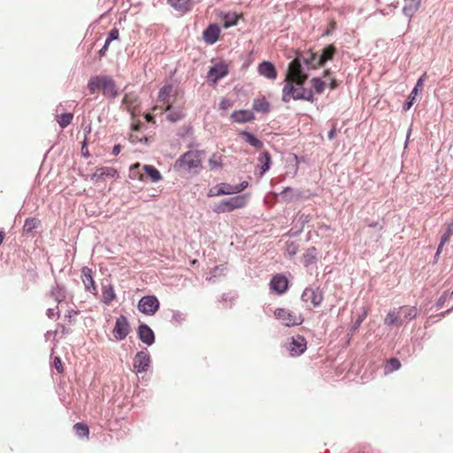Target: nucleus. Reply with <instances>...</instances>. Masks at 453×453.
<instances>
[{
    "mask_svg": "<svg viewBox=\"0 0 453 453\" xmlns=\"http://www.w3.org/2000/svg\"><path fill=\"white\" fill-rule=\"evenodd\" d=\"M316 54L311 51L297 56L289 65V72L295 80H306L308 72L314 69Z\"/></svg>",
    "mask_w": 453,
    "mask_h": 453,
    "instance_id": "f257e3e1",
    "label": "nucleus"
},
{
    "mask_svg": "<svg viewBox=\"0 0 453 453\" xmlns=\"http://www.w3.org/2000/svg\"><path fill=\"white\" fill-rule=\"evenodd\" d=\"M88 88L91 94H95L98 90H102L105 97L114 99L119 95L115 81L108 75H96L89 79Z\"/></svg>",
    "mask_w": 453,
    "mask_h": 453,
    "instance_id": "f03ea898",
    "label": "nucleus"
},
{
    "mask_svg": "<svg viewBox=\"0 0 453 453\" xmlns=\"http://www.w3.org/2000/svg\"><path fill=\"white\" fill-rule=\"evenodd\" d=\"M247 203L245 195H237L229 198H225L212 206V211L217 214L231 212L235 209L243 208Z\"/></svg>",
    "mask_w": 453,
    "mask_h": 453,
    "instance_id": "7ed1b4c3",
    "label": "nucleus"
},
{
    "mask_svg": "<svg viewBox=\"0 0 453 453\" xmlns=\"http://www.w3.org/2000/svg\"><path fill=\"white\" fill-rule=\"evenodd\" d=\"M203 150H189L182 154L175 162L174 168L182 169L187 168L191 170L201 166V155Z\"/></svg>",
    "mask_w": 453,
    "mask_h": 453,
    "instance_id": "20e7f679",
    "label": "nucleus"
},
{
    "mask_svg": "<svg viewBox=\"0 0 453 453\" xmlns=\"http://www.w3.org/2000/svg\"><path fill=\"white\" fill-rule=\"evenodd\" d=\"M298 88H296L292 81L287 80L286 84L282 88V101L285 103L289 102L292 98L294 100H302L303 97V82L305 80H296Z\"/></svg>",
    "mask_w": 453,
    "mask_h": 453,
    "instance_id": "39448f33",
    "label": "nucleus"
},
{
    "mask_svg": "<svg viewBox=\"0 0 453 453\" xmlns=\"http://www.w3.org/2000/svg\"><path fill=\"white\" fill-rule=\"evenodd\" d=\"M274 316L280 320L285 326H299L303 322L301 315H296L289 310L278 308L274 311Z\"/></svg>",
    "mask_w": 453,
    "mask_h": 453,
    "instance_id": "423d86ee",
    "label": "nucleus"
},
{
    "mask_svg": "<svg viewBox=\"0 0 453 453\" xmlns=\"http://www.w3.org/2000/svg\"><path fill=\"white\" fill-rule=\"evenodd\" d=\"M285 348L291 357H299L307 349L306 339L301 334L293 335L285 344Z\"/></svg>",
    "mask_w": 453,
    "mask_h": 453,
    "instance_id": "0eeeda50",
    "label": "nucleus"
},
{
    "mask_svg": "<svg viewBox=\"0 0 453 453\" xmlns=\"http://www.w3.org/2000/svg\"><path fill=\"white\" fill-rule=\"evenodd\" d=\"M137 308L142 313L151 316L158 311L159 301L157 296L148 295L139 300Z\"/></svg>",
    "mask_w": 453,
    "mask_h": 453,
    "instance_id": "6e6552de",
    "label": "nucleus"
},
{
    "mask_svg": "<svg viewBox=\"0 0 453 453\" xmlns=\"http://www.w3.org/2000/svg\"><path fill=\"white\" fill-rule=\"evenodd\" d=\"M151 365V358L147 350L144 349L143 350L138 351L133 359V366L134 372L139 374L142 372H146Z\"/></svg>",
    "mask_w": 453,
    "mask_h": 453,
    "instance_id": "1a4fd4ad",
    "label": "nucleus"
},
{
    "mask_svg": "<svg viewBox=\"0 0 453 453\" xmlns=\"http://www.w3.org/2000/svg\"><path fill=\"white\" fill-rule=\"evenodd\" d=\"M130 331L131 326L127 318L124 315L118 317L112 330V334L115 340L119 342L124 340L129 334Z\"/></svg>",
    "mask_w": 453,
    "mask_h": 453,
    "instance_id": "9d476101",
    "label": "nucleus"
},
{
    "mask_svg": "<svg viewBox=\"0 0 453 453\" xmlns=\"http://www.w3.org/2000/svg\"><path fill=\"white\" fill-rule=\"evenodd\" d=\"M228 66L222 62H219L210 68L207 73L209 82L216 83L220 79L228 74Z\"/></svg>",
    "mask_w": 453,
    "mask_h": 453,
    "instance_id": "9b49d317",
    "label": "nucleus"
},
{
    "mask_svg": "<svg viewBox=\"0 0 453 453\" xmlns=\"http://www.w3.org/2000/svg\"><path fill=\"white\" fill-rule=\"evenodd\" d=\"M302 300L304 303H311L314 307H318L323 301V294L319 288H307L302 294Z\"/></svg>",
    "mask_w": 453,
    "mask_h": 453,
    "instance_id": "f8f14e48",
    "label": "nucleus"
},
{
    "mask_svg": "<svg viewBox=\"0 0 453 453\" xmlns=\"http://www.w3.org/2000/svg\"><path fill=\"white\" fill-rule=\"evenodd\" d=\"M81 280L84 284L85 290L94 296H97V288L96 282L93 279V271L88 266L81 269Z\"/></svg>",
    "mask_w": 453,
    "mask_h": 453,
    "instance_id": "ddd939ff",
    "label": "nucleus"
},
{
    "mask_svg": "<svg viewBox=\"0 0 453 453\" xmlns=\"http://www.w3.org/2000/svg\"><path fill=\"white\" fill-rule=\"evenodd\" d=\"M288 288V280L282 274L273 276L270 281V288L278 295L284 294Z\"/></svg>",
    "mask_w": 453,
    "mask_h": 453,
    "instance_id": "4468645a",
    "label": "nucleus"
},
{
    "mask_svg": "<svg viewBox=\"0 0 453 453\" xmlns=\"http://www.w3.org/2000/svg\"><path fill=\"white\" fill-rule=\"evenodd\" d=\"M137 334L140 341L148 346L155 342V334L147 324L142 323L138 326Z\"/></svg>",
    "mask_w": 453,
    "mask_h": 453,
    "instance_id": "2eb2a0df",
    "label": "nucleus"
},
{
    "mask_svg": "<svg viewBox=\"0 0 453 453\" xmlns=\"http://www.w3.org/2000/svg\"><path fill=\"white\" fill-rule=\"evenodd\" d=\"M220 28L213 23L210 24L203 32V38L207 44H214L219 38Z\"/></svg>",
    "mask_w": 453,
    "mask_h": 453,
    "instance_id": "dca6fc26",
    "label": "nucleus"
},
{
    "mask_svg": "<svg viewBox=\"0 0 453 453\" xmlns=\"http://www.w3.org/2000/svg\"><path fill=\"white\" fill-rule=\"evenodd\" d=\"M397 310L400 316V325L407 324L418 316V310L415 306H401Z\"/></svg>",
    "mask_w": 453,
    "mask_h": 453,
    "instance_id": "f3484780",
    "label": "nucleus"
},
{
    "mask_svg": "<svg viewBox=\"0 0 453 453\" xmlns=\"http://www.w3.org/2000/svg\"><path fill=\"white\" fill-rule=\"evenodd\" d=\"M104 177L115 179V178L119 177V173L113 167H109V166L99 167L91 175V180L93 181H99V180H103Z\"/></svg>",
    "mask_w": 453,
    "mask_h": 453,
    "instance_id": "a211bd4d",
    "label": "nucleus"
},
{
    "mask_svg": "<svg viewBox=\"0 0 453 453\" xmlns=\"http://www.w3.org/2000/svg\"><path fill=\"white\" fill-rule=\"evenodd\" d=\"M258 73L269 80H275L277 78V70L275 65L270 61H263L257 66Z\"/></svg>",
    "mask_w": 453,
    "mask_h": 453,
    "instance_id": "6ab92c4d",
    "label": "nucleus"
},
{
    "mask_svg": "<svg viewBox=\"0 0 453 453\" xmlns=\"http://www.w3.org/2000/svg\"><path fill=\"white\" fill-rule=\"evenodd\" d=\"M335 51H336V49L332 44L325 47L322 50V53L319 57L318 61L316 62V65H313V68L324 66L327 61H330L333 59Z\"/></svg>",
    "mask_w": 453,
    "mask_h": 453,
    "instance_id": "aec40b11",
    "label": "nucleus"
},
{
    "mask_svg": "<svg viewBox=\"0 0 453 453\" xmlns=\"http://www.w3.org/2000/svg\"><path fill=\"white\" fill-rule=\"evenodd\" d=\"M224 195H234L232 185L229 183H219L217 186L210 188L207 196L209 197L219 196Z\"/></svg>",
    "mask_w": 453,
    "mask_h": 453,
    "instance_id": "412c9836",
    "label": "nucleus"
},
{
    "mask_svg": "<svg viewBox=\"0 0 453 453\" xmlns=\"http://www.w3.org/2000/svg\"><path fill=\"white\" fill-rule=\"evenodd\" d=\"M231 119L236 123H247L254 120L255 115L250 110H238L231 114Z\"/></svg>",
    "mask_w": 453,
    "mask_h": 453,
    "instance_id": "4be33fe9",
    "label": "nucleus"
},
{
    "mask_svg": "<svg viewBox=\"0 0 453 453\" xmlns=\"http://www.w3.org/2000/svg\"><path fill=\"white\" fill-rule=\"evenodd\" d=\"M165 111H168L166 115V119L171 123L178 122L184 119L185 117V112L181 108H174L170 104H167Z\"/></svg>",
    "mask_w": 453,
    "mask_h": 453,
    "instance_id": "5701e85b",
    "label": "nucleus"
},
{
    "mask_svg": "<svg viewBox=\"0 0 453 453\" xmlns=\"http://www.w3.org/2000/svg\"><path fill=\"white\" fill-rule=\"evenodd\" d=\"M404 5L403 8V13L411 19L416 12L419 9L421 0H403Z\"/></svg>",
    "mask_w": 453,
    "mask_h": 453,
    "instance_id": "b1692460",
    "label": "nucleus"
},
{
    "mask_svg": "<svg viewBox=\"0 0 453 453\" xmlns=\"http://www.w3.org/2000/svg\"><path fill=\"white\" fill-rule=\"evenodd\" d=\"M116 297L113 286L110 283L102 284V302L109 305Z\"/></svg>",
    "mask_w": 453,
    "mask_h": 453,
    "instance_id": "393cba45",
    "label": "nucleus"
},
{
    "mask_svg": "<svg viewBox=\"0 0 453 453\" xmlns=\"http://www.w3.org/2000/svg\"><path fill=\"white\" fill-rule=\"evenodd\" d=\"M318 250L315 247H311L306 250L303 257V264L305 267L316 265L318 262Z\"/></svg>",
    "mask_w": 453,
    "mask_h": 453,
    "instance_id": "a878e982",
    "label": "nucleus"
},
{
    "mask_svg": "<svg viewBox=\"0 0 453 453\" xmlns=\"http://www.w3.org/2000/svg\"><path fill=\"white\" fill-rule=\"evenodd\" d=\"M240 135L245 140L246 142H248L250 146L254 147L255 149H262L264 146V143L261 140H259L255 134L249 131H241Z\"/></svg>",
    "mask_w": 453,
    "mask_h": 453,
    "instance_id": "bb28decb",
    "label": "nucleus"
},
{
    "mask_svg": "<svg viewBox=\"0 0 453 453\" xmlns=\"http://www.w3.org/2000/svg\"><path fill=\"white\" fill-rule=\"evenodd\" d=\"M252 110L257 112L267 113L270 111V103L265 97L255 98Z\"/></svg>",
    "mask_w": 453,
    "mask_h": 453,
    "instance_id": "cd10ccee",
    "label": "nucleus"
},
{
    "mask_svg": "<svg viewBox=\"0 0 453 453\" xmlns=\"http://www.w3.org/2000/svg\"><path fill=\"white\" fill-rule=\"evenodd\" d=\"M258 162L260 164V173H265L267 171H269L272 165L270 153L268 151H263L258 157Z\"/></svg>",
    "mask_w": 453,
    "mask_h": 453,
    "instance_id": "c85d7f7f",
    "label": "nucleus"
},
{
    "mask_svg": "<svg viewBox=\"0 0 453 453\" xmlns=\"http://www.w3.org/2000/svg\"><path fill=\"white\" fill-rule=\"evenodd\" d=\"M400 316L399 313H397L396 309H393L388 311L387 313L385 319H384V324L388 326H401L400 325Z\"/></svg>",
    "mask_w": 453,
    "mask_h": 453,
    "instance_id": "c756f323",
    "label": "nucleus"
},
{
    "mask_svg": "<svg viewBox=\"0 0 453 453\" xmlns=\"http://www.w3.org/2000/svg\"><path fill=\"white\" fill-rule=\"evenodd\" d=\"M142 169L147 176L151 180V181L158 182L162 180L160 172L155 166L150 165H143Z\"/></svg>",
    "mask_w": 453,
    "mask_h": 453,
    "instance_id": "7c9ffc66",
    "label": "nucleus"
},
{
    "mask_svg": "<svg viewBox=\"0 0 453 453\" xmlns=\"http://www.w3.org/2000/svg\"><path fill=\"white\" fill-rule=\"evenodd\" d=\"M41 221L37 218H27L25 220V224L23 226V233L24 234H30L34 232L35 229H36Z\"/></svg>",
    "mask_w": 453,
    "mask_h": 453,
    "instance_id": "2f4dec72",
    "label": "nucleus"
},
{
    "mask_svg": "<svg viewBox=\"0 0 453 453\" xmlns=\"http://www.w3.org/2000/svg\"><path fill=\"white\" fill-rule=\"evenodd\" d=\"M240 15L236 12H226L222 16V21L225 27H230L237 25Z\"/></svg>",
    "mask_w": 453,
    "mask_h": 453,
    "instance_id": "473e14b6",
    "label": "nucleus"
},
{
    "mask_svg": "<svg viewBox=\"0 0 453 453\" xmlns=\"http://www.w3.org/2000/svg\"><path fill=\"white\" fill-rule=\"evenodd\" d=\"M168 3L179 12H186L189 10L190 0H167Z\"/></svg>",
    "mask_w": 453,
    "mask_h": 453,
    "instance_id": "72a5a7b5",
    "label": "nucleus"
},
{
    "mask_svg": "<svg viewBox=\"0 0 453 453\" xmlns=\"http://www.w3.org/2000/svg\"><path fill=\"white\" fill-rule=\"evenodd\" d=\"M173 88L171 84L164 85L158 91V100L163 103H168Z\"/></svg>",
    "mask_w": 453,
    "mask_h": 453,
    "instance_id": "f704fd0d",
    "label": "nucleus"
},
{
    "mask_svg": "<svg viewBox=\"0 0 453 453\" xmlns=\"http://www.w3.org/2000/svg\"><path fill=\"white\" fill-rule=\"evenodd\" d=\"M50 293L52 297L58 303H60L65 299L66 291L64 286H60L58 284L57 287L54 288Z\"/></svg>",
    "mask_w": 453,
    "mask_h": 453,
    "instance_id": "c9c22d12",
    "label": "nucleus"
},
{
    "mask_svg": "<svg viewBox=\"0 0 453 453\" xmlns=\"http://www.w3.org/2000/svg\"><path fill=\"white\" fill-rule=\"evenodd\" d=\"M208 164L211 171L219 169L223 164V156L218 153H213L209 158Z\"/></svg>",
    "mask_w": 453,
    "mask_h": 453,
    "instance_id": "e433bc0d",
    "label": "nucleus"
},
{
    "mask_svg": "<svg viewBox=\"0 0 453 453\" xmlns=\"http://www.w3.org/2000/svg\"><path fill=\"white\" fill-rule=\"evenodd\" d=\"M73 119V114L71 112H65V113L57 115V122L61 128H65L68 125H70Z\"/></svg>",
    "mask_w": 453,
    "mask_h": 453,
    "instance_id": "4c0bfd02",
    "label": "nucleus"
},
{
    "mask_svg": "<svg viewBox=\"0 0 453 453\" xmlns=\"http://www.w3.org/2000/svg\"><path fill=\"white\" fill-rule=\"evenodd\" d=\"M311 219V216L310 214H298L293 220V224L295 227H302V231L304 228V226L309 223Z\"/></svg>",
    "mask_w": 453,
    "mask_h": 453,
    "instance_id": "58836bf2",
    "label": "nucleus"
},
{
    "mask_svg": "<svg viewBox=\"0 0 453 453\" xmlns=\"http://www.w3.org/2000/svg\"><path fill=\"white\" fill-rule=\"evenodd\" d=\"M311 88H313V90L317 93V94H321L323 93L324 89H325V87H326V81H324L321 78L319 77H315V78H312L311 80Z\"/></svg>",
    "mask_w": 453,
    "mask_h": 453,
    "instance_id": "ea45409f",
    "label": "nucleus"
},
{
    "mask_svg": "<svg viewBox=\"0 0 453 453\" xmlns=\"http://www.w3.org/2000/svg\"><path fill=\"white\" fill-rule=\"evenodd\" d=\"M73 429L76 433V434L80 437V438H84V437H88V434H89V428L88 426L84 424V423H81V422H79V423H76L74 426H73Z\"/></svg>",
    "mask_w": 453,
    "mask_h": 453,
    "instance_id": "a19ab883",
    "label": "nucleus"
},
{
    "mask_svg": "<svg viewBox=\"0 0 453 453\" xmlns=\"http://www.w3.org/2000/svg\"><path fill=\"white\" fill-rule=\"evenodd\" d=\"M401 367V363L399 359L396 357H392L389 360H388L386 365H385V373H390L395 371L399 370Z\"/></svg>",
    "mask_w": 453,
    "mask_h": 453,
    "instance_id": "79ce46f5",
    "label": "nucleus"
},
{
    "mask_svg": "<svg viewBox=\"0 0 453 453\" xmlns=\"http://www.w3.org/2000/svg\"><path fill=\"white\" fill-rule=\"evenodd\" d=\"M417 88H413L411 94L409 95L407 100L403 104V111H409L411 106L416 102L417 96H418Z\"/></svg>",
    "mask_w": 453,
    "mask_h": 453,
    "instance_id": "37998d69",
    "label": "nucleus"
},
{
    "mask_svg": "<svg viewBox=\"0 0 453 453\" xmlns=\"http://www.w3.org/2000/svg\"><path fill=\"white\" fill-rule=\"evenodd\" d=\"M187 319V314L180 311H173L170 322L173 325H180Z\"/></svg>",
    "mask_w": 453,
    "mask_h": 453,
    "instance_id": "c03bdc74",
    "label": "nucleus"
},
{
    "mask_svg": "<svg viewBox=\"0 0 453 453\" xmlns=\"http://www.w3.org/2000/svg\"><path fill=\"white\" fill-rule=\"evenodd\" d=\"M283 197L287 201H290L293 198H299L302 197V192L301 191H295L292 188L287 187L285 188L281 192Z\"/></svg>",
    "mask_w": 453,
    "mask_h": 453,
    "instance_id": "a18cd8bd",
    "label": "nucleus"
},
{
    "mask_svg": "<svg viewBox=\"0 0 453 453\" xmlns=\"http://www.w3.org/2000/svg\"><path fill=\"white\" fill-rule=\"evenodd\" d=\"M226 272V267L224 265H217L215 266L211 272L210 273V276L207 278L208 280H213L214 278L225 275Z\"/></svg>",
    "mask_w": 453,
    "mask_h": 453,
    "instance_id": "49530a36",
    "label": "nucleus"
},
{
    "mask_svg": "<svg viewBox=\"0 0 453 453\" xmlns=\"http://www.w3.org/2000/svg\"><path fill=\"white\" fill-rule=\"evenodd\" d=\"M285 250L289 257H293L298 251V245L295 242H287Z\"/></svg>",
    "mask_w": 453,
    "mask_h": 453,
    "instance_id": "de8ad7c7",
    "label": "nucleus"
},
{
    "mask_svg": "<svg viewBox=\"0 0 453 453\" xmlns=\"http://www.w3.org/2000/svg\"><path fill=\"white\" fill-rule=\"evenodd\" d=\"M248 186H249V182L247 180H243L237 185H232L234 194H238V193L242 192L246 188H248Z\"/></svg>",
    "mask_w": 453,
    "mask_h": 453,
    "instance_id": "09e8293b",
    "label": "nucleus"
},
{
    "mask_svg": "<svg viewBox=\"0 0 453 453\" xmlns=\"http://www.w3.org/2000/svg\"><path fill=\"white\" fill-rule=\"evenodd\" d=\"M365 317H366L365 311L363 314L359 315L358 318L354 322V324L352 325L351 331H356L360 326V325L362 324V322L364 321Z\"/></svg>",
    "mask_w": 453,
    "mask_h": 453,
    "instance_id": "8fccbe9b",
    "label": "nucleus"
},
{
    "mask_svg": "<svg viewBox=\"0 0 453 453\" xmlns=\"http://www.w3.org/2000/svg\"><path fill=\"white\" fill-rule=\"evenodd\" d=\"M119 30L117 28H112L109 32L106 40L108 41V42H111L112 41L119 39Z\"/></svg>",
    "mask_w": 453,
    "mask_h": 453,
    "instance_id": "3c124183",
    "label": "nucleus"
},
{
    "mask_svg": "<svg viewBox=\"0 0 453 453\" xmlns=\"http://www.w3.org/2000/svg\"><path fill=\"white\" fill-rule=\"evenodd\" d=\"M53 365L58 372L61 373L64 371V367L62 365L61 358L59 357H55L53 360Z\"/></svg>",
    "mask_w": 453,
    "mask_h": 453,
    "instance_id": "603ef678",
    "label": "nucleus"
},
{
    "mask_svg": "<svg viewBox=\"0 0 453 453\" xmlns=\"http://www.w3.org/2000/svg\"><path fill=\"white\" fill-rule=\"evenodd\" d=\"M232 106V103L229 99L223 98L219 103V109L226 111Z\"/></svg>",
    "mask_w": 453,
    "mask_h": 453,
    "instance_id": "864d4df0",
    "label": "nucleus"
},
{
    "mask_svg": "<svg viewBox=\"0 0 453 453\" xmlns=\"http://www.w3.org/2000/svg\"><path fill=\"white\" fill-rule=\"evenodd\" d=\"M302 100L313 102L314 96H313L312 91L303 88V97Z\"/></svg>",
    "mask_w": 453,
    "mask_h": 453,
    "instance_id": "5fc2aeb1",
    "label": "nucleus"
},
{
    "mask_svg": "<svg viewBox=\"0 0 453 453\" xmlns=\"http://www.w3.org/2000/svg\"><path fill=\"white\" fill-rule=\"evenodd\" d=\"M302 227H295V226L288 231V235L290 237H296L302 233Z\"/></svg>",
    "mask_w": 453,
    "mask_h": 453,
    "instance_id": "6e6d98bb",
    "label": "nucleus"
},
{
    "mask_svg": "<svg viewBox=\"0 0 453 453\" xmlns=\"http://www.w3.org/2000/svg\"><path fill=\"white\" fill-rule=\"evenodd\" d=\"M447 298L448 295L446 293L442 294L436 302L437 308H441L444 303L446 302Z\"/></svg>",
    "mask_w": 453,
    "mask_h": 453,
    "instance_id": "4d7b16f0",
    "label": "nucleus"
},
{
    "mask_svg": "<svg viewBox=\"0 0 453 453\" xmlns=\"http://www.w3.org/2000/svg\"><path fill=\"white\" fill-rule=\"evenodd\" d=\"M110 43H111V42H108V41H107V40H105L104 44L103 45V47H102V48L99 50V51H98V54H99V56H100V57H104V56H105L106 51H107V50H108V48H109Z\"/></svg>",
    "mask_w": 453,
    "mask_h": 453,
    "instance_id": "13d9d810",
    "label": "nucleus"
},
{
    "mask_svg": "<svg viewBox=\"0 0 453 453\" xmlns=\"http://www.w3.org/2000/svg\"><path fill=\"white\" fill-rule=\"evenodd\" d=\"M56 314L58 315V311L55 312V309L53 308H49L46 311V315L49 319H54Z\"/></svg>",
    "mask_w": 453,
    "mask_h": 453,
    "instance_id": "bf43d9fd",
    "label": "nucleus"
},
{
    "mask_svg": "<svg viewBox=\"0 0 453 453\" xmlns=\"http://www.w3.org/2000/svg\"><path fill=\"white\" fill-rule=\"evenodd\" d=\"M425 76H426V73L423 74L416 82V85L414 88H417V92L418 93V89L420 87L423 86V83H424V81H425Z\"/></svg>",
    "mask_w": 453,
    "mask_h": 453,
    "instance_id": "052dcab7",
    "label": "nucleus"
},
{
    "mask_svg": "<svg viewBox=\"0 0 453 453\" xmlns=\"http://www.w3.org/2000/svg\"><path fill=\"white\" fill-rule=\"evenodd\" d=\"M129 139L133 143L142 142V139H141V137L138 135L131 134Z\"/></svg>",
    "mask_w": 453,
    "mask_h": 453,
    "instance_id": "680f3d73",
    "label": "nucleus"
},
{
    "mask_svg": "<svg viewBox=\"0 0 453 453\" xmlns=\"http://www.w3.org/2000/svg\"><path fill=\"white\" fill-rule=\"evenodd\" d=\"M121 148L122 147L120 144L114 145V147L112 149V155L118 156L119 154V152L121 151Z\"/></svg>",
    "mask_w": 453,
    "mask_h": 453,
    "instance_id": "e2e57ef3",
    "label": "nucleus"
},
{
    "mask_svg": "<svg viewBox=\"0 0 453 453\" xmlns=\"http://www.w3.org/2000/svg\"><path fill=\"white\" fill-rule=\"evenodd\" d=\"M450 234H448L447 233H444V234L441 238V246H443L449 240Z\"/></svg>",
    "mask_w": 453,
    "mask_h": 453,
    "instance_id": "0e129e2a",
    "label": "nucleus"
},
{
    "mask_svg": "<svg viewBox=\"0 0 453 453\" xmlns=\"http://www.w3.org/2000/svg\"><path fill=\"white\" fill-rule=\"evenodd\" d=\"M338 81L334 79H331L329 82V88L331 90L335 89L338 87Z\"/></svg>",
    "mask_w": 453,
    "mask_h": 453,
    "instance_id": "69168bd1",
    "label": "nucleus"
},
{
    "mask_svg": "<svg viewBox=\"0 0 453 453\" xmlns=\"http://www.w3.org/2000/svg\"><path fill=\"white\" fill-rule=\"evenodd\" d=\"M445 233H447L448 234H450V235L453 234V219H452V221L448 225Z\"/></svg>",
    "mask_w": 453,
    "mask_h": 453,
    "instance_id": "338daca9",
    "label": "nucleus"
},
{
    "mask_svg": "<svg viewBox=\"0 0 453 453\" xmlns=\"http://www.w3.org/2000/svg\"><path fill=\"white\" fill-rule=\"evenodd\" d=\"M335 134H336V129H335V127H333V128L328 132V134H327L328 139H329V140L334 139V136H335Z\"/></svg>",
    "mask_w": 453,
    "mask_h": 453,
    "instance_id": "774afa93",
    "label": "nucleus"
}]
</instances>
